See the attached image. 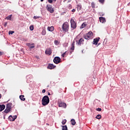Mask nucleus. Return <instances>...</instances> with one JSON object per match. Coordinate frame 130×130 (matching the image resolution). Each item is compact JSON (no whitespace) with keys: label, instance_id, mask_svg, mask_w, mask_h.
I'll use <instances>...</instances> for the list:
<instances>
[{"label":"nucleus","instance_id":"f257e3e1","mask_svg":"<svg viewBox=\"0 0 130 130\" xmlns=\"http://www.w3.org/2000/svg\"><path fill=\"white\" fill-rule=\"evenodd\" d=\"M42 105H43V106H46V105H48V103H49V98L48 96L45 95L42 100Z\"/></svg>","mask_w":130,"mask_h":130},{"label":"nucleus","instance_id":"f03ea898","mask_svg":"<svg viewBox=\"0 0 130 130\" xmlns=\"http://www.w3.org/2000/svg\"><path fill=\"white\" fill-rule=\"evenodd\" d=\"M92 36H93V32H92V31H89L87 34H84L83 36V37L84 39L89 40V39H91V38H92Z\"/></svg>","mask_w":130,"mask_h":130},{"label":"nucleus","instance_id":"7ed1b4c3","mask_svg":"<svg viewBox=\"0 0 130 130\" xmlns=\"http://www.w3.org/2000/svg\"><path fill=\"white\" fill-rule=\"evenodd\" d=\"M46 9L48 12H49L51 14H53L54 12V10L52 8V5H47L46 7Z\"/></svg>","mask_w":130,"mask_h":130},{"label":"nucleus","instance_id":"20e7f679","mask_svg":"<svg viewBox=\"0 0 130 130\" xmlns=\"http://www.w3.org/2000/svg\"><path fill=\"white\" fill-rule=\"evenodd\" d=\"M62 28L63 31H65L66 32H68L69 30V23L67 22H64L62 25Z\"/></svg>","mask_w":130,"mask_h":130},{"label":"nucleus","instance_id":"39448f33","mask_svg":"<svg viewBox=\"0 0 130 130\" xmlns=\"http://www.w3.org/2000/svg\"><path fill=\"white\" fill-rule=\"evenodd\" d=\"M58 104L59 107H63V108H67V104L61 102L60 100L58 101Z\"/></svg>","mask_w":130,"mask_h":130},{"label":"nucleus","instance_id":"423d86ee","mask_svg":"<svg viewBox=\"0 0 130 130\" xmlns=\"http://www.w3.org/2000/svg\"><path fill=\"white\" fill-rule=\"evenodd\" d=\"M71 28L73 29H76L77 27V25L76 24V22H75L73 19L71 20Z\"/></svg>","mask_w":130,"mask_h":130},{"label":"nucleus","instance_id":"0eeeda50","mask_svg":"<svg viewBox=\"0 0 130 130\" xmlns=\"http://www.w3.org/2000/svg\"><path fill=\"white\" fill-rule=\"evenodd\" d=\"M53 61L57 64L60 62V58L59 57H55L53 59Z\"/></svg>","mask_w":130,"mask_h":130},{"label":"nucleus","instance_id":"6e6552de","mask_svg":"<svg viewBox=\"0 0 130 130\" xmlns=\"http://www.w3.org/2000/svg\"><path fill=\"white\" fill-rule=\"evenodd\" d=\"M77 43L78 45H82V44H84V39L83 38H81L79 40L78 42L77 41Z\"/></svg>","mask_w":130,"mask_h":130},{"label":"nucleus","instance_id":"1a4fd4ad","mask_svg":"<svg viewBox=\"0 0 130 130\" xmlns=\"http://www.w3.org/2000/svg\"><path fill=\"white\" fill-rule=\"evenodd\" d=\"M99 40H100V38H96L93 39V44L94 45H97L98 44V42H99Z\"/></svg>","mask_w":130,"mask_h":130},{"label":"nucleus","instance_id":"9d476101","mask_svg":"<svg viewBox=\"0 0 130 130\" xmlns=\"http://www.w3.org/2000/svg\"><path fill=\"white\" fill-rule=\"evenodd\" d=\"M46 54H47V55H50L51 53H52V51H51V49L49 48L47 49L45 51Z\"/></svg>","mask_w":130,"mask_h":130},{"label":"nucleus","instance_id":"9b49d317","mask_svg":"<svg viewBox=\"0 0 130 130\" xmlns=\"http://www.w3.org/2000/svg\"><path fill=\"white\" fill-rule=\"evenodd\" d=\"M26 45L27 46H28V47H29V48H34V47H35V44L32 43V44H30V43H26Z\"/></svg>","mask_w":130,"mask_h":130},{"label":"nucleus","instance_id":"f8f14e48","mask_svg":"<svg viewBox=\"0 0 130 130\" xmlns=\"http://www.w3.org/2000/svg\"><path fill=\"white\" fill-rule=\"evenodd\" d=\"M99 20H100V21L101 22V23H105L106 22V19H105V18L104 17H100L99 18Z\"/></svg>","mask_w":130,"mask_h":130},{"label":"nucleus","instance_id":"ddd939ff","mask_svg":"<svg viewBox=\"0 0 130 130\" xmlns=\"http://www.w3.org/2000/svg\"><path fill=\"white\" fill-rule=\"evenodd\" d=\"M48 69L50 70H52V69H54L55 66L53 64H49L48 66Z\"/></svg>","mask_w":130,"mask_h":130},{"label":"nucleus","instance_id":"4468645a","mask_svg":"<svg viewBox=\"0 0 130 130\" xmlns=\"http://www.w3.org/2000/svg\"><path fill=\"white\" fill-rule=\"evenodd\" d=\"M6 108V106L3 105H0V112L3 111Z\"/></svg>","mask_w":130,"mask_h":130},{"label":"nucleus","instance_id":"2eb2a0df","mask_svg":"<svg viewBox=\"0 0 130 130\" xmlns=\"http://www.w3.org/2000/svg\"><path fill=\"white\" fill-rule=\"evenodd\" d=\"M12 109H10V108H6V109H5V110L4 111L5 113H9V112H10V111H11Z\"/></svg>","mask_w":130,"mask_h":130},{"label":"nucleus","instance_id":"dca6fc26","mask_svg":"<svg viewBox=\"0 0 130 130\" xmlns=\"http://www.w3.org/2000/svg\"><path fill=\"white\" fill-rule=\"evenodd\" d=\"M48 31H50L51 32H52V31L54 30V27L53 26L48 27Z\"/></svg>","mask_w":130,"mask_h":130},{"label":"nucleus","instance_id":"f3484780","mask_svg":"<svg viewBox=\"0 0 130 130\" xmlns=\"http://www.w3.org/2000/svg\"><path fill=\"white\" fill-rule=\"evenodd\" d=\"M12 105H13L12 103H9L7 105L6 108L12 109Z\"/></svg>","mask_w":130,"mask_h":130},{"label":"nucleus","instance_id":"a211bd4d","mask_svg":"<svg viewBox=\"0 0 130 130\" xmlns=\"http://www.w3.org/2000/svg\"><path fill=\"white\" fill-rule=\"evenodd\" d=\"M24 97H25V96L23 95L19 96V98L20 100H22V101H25V99Z\"/></svg>","mask_w":130,"mask_h":130},{"label":"nucleus","instance_id":"6ab92c4d","mask_svg":"<svg viewBox=\"0 0 130 130\" xmlns=\"http://www.w3.org/2000/svg\"><path fill=\"white\" fill-rule=\"evenodd\" d=\"M7 20H9V21H11L12 20V15H9L7 17H6Z\"/></svg>","mask_w":130,"mask_h":130},{"label":"nucleus","instance_id":"aec40b11","mask_svg":"<svg viewBox=\"0 0 130 130\" xmlns=\"http://www.w3.org/2000/svg\"><path fill=\"white\" fill-rule=\"evenodd\" d=\"M71 124H72V125H75V124H76V121H75V119H71Z\"/></svg>","mask_w":130,"mask_h":130},{"label":"nucleus","instance_id":"412c9836","mask_svg":"<svg viewBox=\"0 0 130 130\" xmlns=\"http://www.w3.org/2000/svg\"><path fill=\"white\" fill-rule=\"evenodd\" d=\"M75 49V42L72 43V47H71V50H74Z\"/></svg>","mask_w":130,"mask_h":130},{"label":"nucleus","instance_id":"4be33fe9","mask_svg":"<svg viewBox=\"0 0 130 130\" xmlns=\"http://www.w3.org/2000/svg\"><path fill=\"white\" fill-rule=\"evenodd\" d=\"M62 130H68V127L67 125L62 126Z\"/></svg>","mask_w":130,"mask_h":130},{"label":"nucleus","instance_id":"5701e85b","mask_svg":"<svg viewBox=\"0 0 130 130\" xmlns=\"http://www.w3.org/2000/svg\"><path fill=\"white\" fill-rule=\"evenodd\" d=\"M95 118H96L97 119H100V118H101V115L100 114L96 116Z\"/></svg>","mask_w":130,"mask_h":130},{"label":"nucleus","instance_id":"b1692460","mask_svg":"<svg viewBox=\"0 0 130 130\" xmlns=\"http://www.w3.org/2000/svg\"><path fill=\"white\" fill-rule=\"evenodd\" d=\"M9 120L10 121H13V116H12V115L9 116Z\"/></svg>","mask_w":130,"mask_h":130},{"label":"nucleus","instance_id":"393cba45","mask_svg":"<svg viewBox=\"0 0 130 130\" xmlns=\"http://www.w3.org/2000/svg\"><path fill=\"white\" fill-rule=\"evenodd\" d=\"M48 2L49 4H52L53 2H56V0H48Z\"/></svg>","mask_w":130,"mask_h":130},{"label":"nucleus","instance_id":"a878e982","mask_svg":"<svg viewBox=\"0 0 130 130\" xmlns=\"http://www.w3.org/2000/svg\"><path fill=\"white\" fill-rule=\"evenodd\" d=\"M29 29H30V31H33V30H34V26H33V25H31L29 27Z\"/></svg>","mask_w":130,"mask_h":130},{"label":"nucleus","instance_id":"bb28decb","mask_svg":"<svg viewBox=\"0 0 130 130\" xmlns=\"http://www.w3.org/2000/svg\"><path fill=\"white\" fill-rule=\"evenodd\" d=\"M46 34V31H45V30H43L42 32V35H45Z\"/></svg>","mask_w":130,"mask_h":130},{"label":"nucleus","instance_id":"cd10ccee","mask_svg":"<svg viewBox=\"0 0 130 130\" xmlns=\"http://www.w3.org/2000/svg\"><path fill=\"white\" fill-rule=\"evenodd\" d=\"M54 44H55V45H58V44H59V42H58V41L55 40L54 41Z\"/></svg>","mask_w":130,"mask_h":130},{"label":"nucleus","instance_id":"c85d7f7f","mask_svg":"<svg viewBox=\"0 0 130 130\" xmlns=\"http://www.w3.org/2000/svg\"><path fill=\"white\" fill-rule=\"evenodd\" d=\"M12 118H13V121H14V120H15L17 118V116L15 115V116H12Z\"/></svg>","mask_w":130,"mask_h":130},{"label":"nucleus","instance_id":"c756f323","mask_svg":"<svg viewBox=\"0 0 130 130\" xmlns=\"http://www.w3.org/2000/svg\"><path fill=\"white\" fill-rule=\"evenodd\" d=\"M85 27H86V24L85 23H83L81 26V28H85Z\"/></svg>","mask_w":130,"mask_h":130},{"label":"nucleus","instance_id":"7c9ffc66","mask_svg":"<svg viewBox=\"0 0 130 130\" xmlns=\"http://www.w3.org/2000/svg\"><path fill=\"white\" fill-rule=\"evenodd\" d=\"M14 33H15V31H14L10 30V31H9V35L11 34L12 35V34H14Z\"/></svg>","mask_w":130,"mask_h":130},{"label":"nucleus","instance_id":"2f4dec72","mask_svg":"<svg viewBox=\"0 0 130 130\" xmlns=\"http://www.w3.org/2000/svg\"><path fill=\"white\" fill-rule=\"evenodd\" d=\"M67 122V120H64L62 121V124H66V123Z\"/></svg>","mask_w":130,"mask_h":130},{"label":"nucleus","instance_id":"473e14b6","mask_svg":"<svg viewBox=\"0 0 130 130\" xmlns=\"http://www.w3.org/2000/svg\"><path fill=\"white\" fill-rule=\"evenodd\" d=\"M67 53V52H64L62 55L61 56L62 57H64V56L66 55V53Z\"/></svg>","mask_w":130,"mask_h":130},{"label":"nucleus","instance_id":"72a5a7b5","mask_svg":"<svg viewBox=\"0 0 130 130\" xmlns=\"http://www.w3.org/2000/svg\"><path fill=\"white\" fill-rule=\"evenodd\" d=\"M96 111H101V110H102V109L101 108H97L96 109Z\"/></svg>","mask_w":130,"mask_h":130},{"label":"nucleus","instance_id":"f704fd0d","mask_svg":"<svg viewBox=\"0 0 130 130\" xmlns=\"http://www.w3.org/2000/svg\"><path fill=\"white\" fill-rule=\"evenodd\" d=\"M99 2L101 4H103V3H104V0H99Z\"/></svg>","mask_w":130,"mask_h":130},{"label":"nucleus","instance_id":"c9c22d12","mask_svg":"<svg viewBox=\"0 0 130 130\" xmlns=\"http://www.w3.org/2000/svg\"><path fill=\"white\" fill-rule=\"evenodd\" d=\"M91 7H92V8H95V5L94 4V3H92L91 4Z\"/></svg>","mask_w":130,"mask_h":130},{"label":"nucleus","instance_id":"e433bc0d","mask_svg":"<svg viewBox=\"0 0 130 130\" xmlns=\"http://www.w3.org/2000/svg\"><path fill=\"white\" fill-rule=\"evenodd\" d=\"M38 18H39V17H38V16H34V19H38Z\"/></svg>","mask_w":130,"mask_h":130},{"label":"nucleus","instance_id":"4c0bfd02","mask_svg":"<svg viewBox=\"0 0 130 130\" xmlns=\"http://www.w3.org/2000/svg\"><path fill=\"white\" fill-rule=\"evenodd\" d=\"M7 25H8V22H5L4 24L5 27H7Z\"/></svg>","mask_w":130,"mask_h":130},{"label":"nucleus","instance_id":"58836bf2","mask_svg":"<svg viewBox=\"0 0 130 130\" xmlns=\"http://www.w3.org/2000/svg\"><path fill=\"white\" fill-rule=\"evenodd\" d=\"M42 93H45V89H43L42 90Z\"/></svg>","mask_w":130,"mask_h":130},{"label":"nucleus","instance_id":"ea45409f","mask_svg":"<svg viewBox=\"0 0 130 130\" xmlns=\"http://www.w3.org/2000/svg\"><path fill=\"white\" fill-rule=\"evenodd\" d=\"M72 12H76V10H75V9H73V10H72Z\"/></svg>","mask_w":130,"mask_h":130},{"label":"nucleus","instance_id":"a19ab883","mask_svg":"<svg viewBox=\"0 0 130 130\" xmlns=\"http://www.w3.org/2000/svg\"><path fill=\"white\" fill-rule=\"evenodd\" d=\"M48 95L49 96H50V92H48Z\"/></svg>","mask_w":130,"mask_h":130},{"label":"nucleus","instance_id":"79ce46f5","mask_svg":"<svg viewBox=\"0 0 130 130\" xmlns=\"http://www.w3.org/2000/svg\"><path fill=\"white\" fill-rule=\"evenodd\" d=\"M3 54V53L2 52H0V55H2Z\"/></svg>","mask_w":130,"mask_h":130},{"label":"nucleus","instance_id":"37998d69","mask_svg":"<svg viewBox=\"0 0 130 130\" xmlns=\"http://www.w3.org/2000/svg\"><path fill=\"white\" fill-rule=\"evenodd\" d=\"M128 6H130V3L128 4Z\"/></svg>","mask_w":130,"mask_h":130},{"label":"nucleus","instance_id":"c03bdc74","mask_svg":"<svg viewBox=\"0 0 130 130\" xmlns=\"http://www.w3.org/2000/svg\"><path fill=\"white\" fill-rule=\"evenodd\" d=\"M2 98V95L0 94V99Z\"/></svg>","mask_w":130,"mask_h":130},{"label":"nucleus","instance_id":"a18cd8bd","mask_svg":"<svg viewBox=\"0 0 130 130\" xmlns=\"http://www.w3.org/2000/svg\"><path fill=\"white\" fill-rule=\"evenodd\" d=\"M41 2H43V0H41Z\"/></svg>","mask_w":130,"mask_h":130},{"label":"nucleus","instance_id":"49530a36","mask_svg":"<svg viewBox=\"0 0 130 130\" xmlns=\"http://www.w3.org/2000/svg\"><path fill=\"white\" fill-rule=\"evenodd\" d=\"M79 10H81V8H79Z\"/></svg>","mask_w":130,"mask_h":130},{"label":"nucleus","instance_id":"de8ad7c7","mask_svg":"<svg viewBox=\"0 0 130 130\" xmlns=\"http://www.w3.org/2000/svg\"><path fill=\"white\" fill-rule=\"evenodd\" d=\"M84 51L82 50V52H83Z\"/></svg>","mask_w":130,"mask_h":130}]
</instances>
